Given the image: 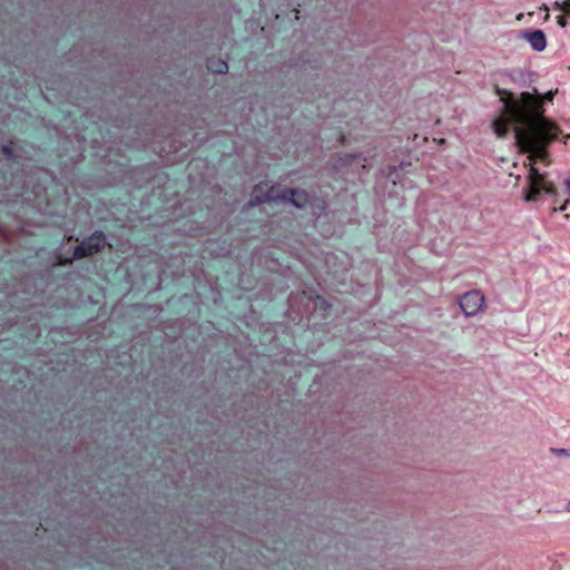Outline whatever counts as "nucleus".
I'll use <instances>...</instances> for the list:
<instances>
[{
    "instance_id": "1a4fd4ad",
    "label": "nucleus",
    "mask_w": 570,
    "mask_h": 570,
    "mask_svg": "<svg viewBox=\"0 0 570 570\" xmlns=\"http://www.w3.org/2000/svg\"><path fill=\"white\" fill-rule=\"evenodd\" d=\"M2 154L8 158L11 159L13 157L14 148L12 144L3 145L1 147Z\"/></svg>"
},
{
    "instance_id": "f257e3e1",
    "label": "nucleus",
    "mask_w": 570,
    "mask_h": 570,
    "mask_svg": "<svg viewBox=\"0 0 570 570\" xmlns=\"http://www.w3.org/2000/svg\"><path fill=\"white\" fill-rule=\"evenodd\" d=\"M503 102L501 114L493 120L492 128L499 138L507 137L511 125H514L515 142L522 153L529 154V174L524 189L525 202H537L541 195L553 196L552 210L566 212L570 207V179H566L561 194L535 167L537 161L549 164V145L561 135L560 127L544 117L543 101H551L554 92L544 96L524 91L519 97L512 92L498 89Z\"/></svg>"
},
{
    "instance_id": "f03ea898",
    "label": "nucleus",
    "mask_w": 570,
    "mask_h": 570,
    "mask_svg": "<svg viewBox=\"0 0 570 570\" xmlns=\"http://www.w3.org/2000/svg\"><path fill=\"white\" fill-rule=\"evenodd\" d=\"M106 246V235L104 232H95L83 239L73 250V258L81 259L92 254L101 252Z\"/></svg>"
},
{
    "instance_id": "6e6552de",
    "label": "nucleus",
    "mask_w": 570,
    "mask_h": 570,
    "mask_svg": "<svg viewBox=\"0 0 570 570\" xmlns=\"http://www.w3.org/2000/svg\"><path fill=\"white\" fill-rule=\"evenodd\" d=\"M553 7L560 11H562L564 14H570V0H561L556 1Z\"/></svg>"
},
{
    "instance_id": "ddd939ff",
    "label": "nucleus",
    "mask_w": 570,
    "mask_h": 570,
    "mask_svg": "<svg viewBox=\"0 0 570 570\" xmlns=\"http://www.w3.org/2000/svg\"><path fill=\"white\" fill-rule=\"evenodd\" d=\"M340 141H341V144L345 142V137L342 134H340Z\"/></svg>"
},
{
    "instance_id": "9b49d317",
    "label": "nucleus",
    "mask_w": 570,
    "mask_h": 570,
    "mask_svg": "<svg viewBox=\"0 0 570 570\" xmlns=\"http://www.w3.org/2000/svg\"><path fill=\"white\" fill-rule=\"evenodd\" d=\"M551 451L553 453H556L557 455H566V456L569 455V452L567 449H551Z\"/></svg>"
},
{
    "instance_id": "dca6fc26",
    "label": "nucleus",
    "mask_w": 570,
    "mask_h": 570,
    "mask_svg": "<svg viewBox=\"0 0 570 570\" xmlns=\"http://www.w3.org/2000/svg\"><path fill=\"white\" fill-rule=\"evenodd\" d=\"M307 297H308V299H312L313 298V294L312 293L308 294Z\"/></svg>"
},
{
    "instance_id": "423d86ee",
    "label": "nucleus",
    "mask_w": 570,
    "mask_h": 570,
    "mask_svg": "<svg viewBox=\"0 0 570 570\" xmlns=\"http://www.w3.org/2000/svg\"><path fill=\"white\" fill-rule=\"evenodd\" d=\"M522 37L530 43L535 51L544 50L547 46L546 35L542 30H533L523 32Z\"/></svg>"
},
{
    "instance_id": "2eb2a0df",
    "label": "nucleus",
    "mask_w": 570,
    "mask_h": 570,
    "mask_svg": "<svg viewBox=\"0 0 570 570\" xmlns=\"http://www.w3.org/2000/svg\"><path fill=\"white\" fill-rule=\"evenodd\" d=\"M348 157H350V158H354V156H348ZM351 160H352V159H346L345 161L350 164V163H351Z\"/></svg>"
},
{
    "instance_id": "f8f14e48",
    "label": "nucleus",
    "mask_w": 570,
    "mask_h": 570,
    "mask_svg": "<svg viewBox=\"0 0 570 570\" xmlns=\"http://www.w3.org/2000/svg\"><path fill=\"white\" fill-rule=\"evenodd\" d=\"M316 299H317V304H318V306H320L321 308H324V309H325L326 307H328V305H327L326 301H325L324 298H322L321 296H318V295H317V296H316Z\"/></svg>"
},
{
    "instance_id": "7ed1b4c3",
    "label": "nucleus",
    "mask_w": 570,
    "mask_h": 570,
    "mask_svg": "<svg viewBox=\"0 0 570 570\" xmlns=\"http://www.w3.org/2000/svg\"><path fill=\"white\" fill-rule=\"evenodd\" d=\"M279 197V186H271L268 181H262L254 187L249 204L256 206L267 202L277 203Z\"/></svg>"
},
{
    "instance_id": "39448f33",
    "label": "nucleus",
    "mask_w": 570,
    "mask_h": 570,
    "mask_svg": "<svg viewBox=\"0 0 570 570\" xmlns=\"http://www.w3.org/2000/svg\"><path fill=\"white\" fill-rule=\"evenodd\" d=\"M279 200L291 203L295 207L302 208L308 202V195L304 190L281 188Z\"/></svg>"
},
{
    "instance_id": "0eeeda50",
    "label": "nucleus",
    "mask_w": 570,
    "mask_h": 570,
    "mask_svg": "<svg viewBox=\"0 0 570 570\" xmlns=\"http://www.w3.org/2000/svg\"><path fill=\"white\" fill-rule=\"evenodd\" d=\"M207 69L213 73H226L228 71V63L225 60L208 58L206 62Z\"/></svg>"
},
{
    "instance_id": "20e7f679",
    "label": "nucleus",
    "mask_w": 570,
    "mask_h": 570,
    "mask_svg": "<svg viewBox=\"0 0 570 570\" xmlns=\"http://www.w3.org/2000/svg\"><path fill=\"white\" fill-rule=\"evenodd\" d=\"M484 304V296L480 291H470L460 298V306L466 316L475 315Z\"/></svg>"
},
{
    "instance_id": "4468645a",
    "label": "nucleus",
    "mask_w": 570,
    "mask_h": 570,
    "mask_svg": "<svg viewBox=\"0 0 570 570\" xmlns=\"http://www.w3.org/2000/svg\"><path fill=\"white\" fill-rule=\"evenodd\" d=\"M566 510H567L568 512H570V500L568 501V503H567V505H566Z\"/></svg>"
},
{
    "instance_id": "9d476101",
    "label": "nucleus",
    "mask_w": 570,
    "mask_h": 570,
    "mask_svg": "<svg viewBox=\"0 0 570 570\" xmlns=\"http://www.w3.org/2000/svg\"><path fill=\"white\" fill-rule=\"evenodd\" d=\"M557 23H558L560 27L564 28V27L567 26V19H566V17H564L563 14L558 16V17H557Z\"/></svg>"
}]
</instances>
